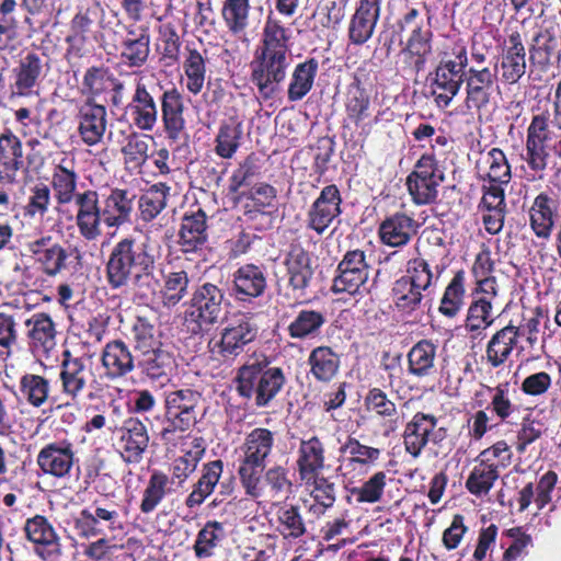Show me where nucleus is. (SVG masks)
I'll return each instance as SVG.
<instances>
[{"instance_id":"nucleus-62","label":"nucleus","mask_w":561,"mask_h":561,"mask_svg":"<svg viewBox=\"0 0 561 561\" xmlns=\"http://www.w3.org/2000/svg\"><path fill=\"white\" fill-rule=\"evenodd\" d=\"M19 389L23 399L31 407L41 408L49 398L50 382L44 376L25 374L20 378Z\"/></svg>"},{"instance_id":"nucleus-42","label":"nucleus","mask_w":561,"mask_h":561,"mask_svg":"<svg viewBox=\"0 0 561 561\" xmlns=\"http://www.w3.org/2000/svg\"><path fill=\"white\" fill-rule=\"evenodd\" d=\"M224 473V461L221 459L210 460L203 463L201 476L192 485V491L185 499V506L190 510L199 507L214 493L220 483Z\"/></svg>"},{"instance_id":"nucleus-63","label":"nucleus","mask_w":561,"mask_h":561,"mask_svg":"<svg viewBox=\"0 0 561 561\" xmlns=\"http://www.w3.org/2000/svg\"><path fill=\"white\" fill-rule=\"evenodd\" d=\"M243 135L242 124L230 119L220 125L215 138V152L222 159H231L240 147Z\"/></svg>"},{"instance_id":"nucleus-1","label":"nucleus","mask_w":561,"mask_h":561,"mask_svg":"<svg viewBox=\"0 0 561 561\" xmlns=\"http://www.w3.org/2000/svg\"><path fill=\"white\" fill-rule=\"evenodd\" d=\"M291 32L270 11L250 61V82L264 101L280 90L291 62Z\"/></svg>"},{"instance_id":"nucleus-27","label":"nucleus","mask_w":561,"mask_h":561,"mask_svg":"<svg viewBox=\"0 0 561 561\" xmlns=\"http://www.w3.org/2000/svg\"><path fill=\"white\" fill-rule=\"evenodd\" d=\"M497 82V72L489 67L476 68L470 67L466 71L463 101L468 111H477L485 108L493 96Z\"/></svg>"},{"instance_id":"nucleus-33","label":"nucleus","mask_w":561,"mask_h":561,"mask_svg":"<svg viewBox=\"0 0 561 561\" xmlns=\"http://www.w3.org/2000/svg\"><path fill=\"white\" fill-rule=\"evenodd\" d=\"M559 201L551 192H540L528 210L529 227L541 240H549L559 221Z\"/></svg>"},{"instance_id":"nucleus-31","label":"nucleus","mask_w":561,"mask_h":561,"mask_svg":"<svg viewBox=\"0 0 561 561\" xmlns=\"http://www.w3.org/2000/svg\"><path fill=\"white\" fill-rule=\"evenodd\" d=\"M75 462V447L67 439L46 444L37 455L39 469L56 479L69 478Z\"/></svg>"},{"instance_id":"nucleus-26","label":"nucleus","mask_w":561,"mask_h":561,"mask_svg":"<svg viewBox=\"0 0 561 561\" xmlns=\"http://www.w3.org/2000/svg\"><path fill=\"white\" fill-rule=\"evenodd\" d=\"M208 216L199 205L191 206L182 216L178 243L183 253L202 251L209 239Z\"/></svg>"},{"instance_id":"nucleus-18","label":"nucleus","mask_w":561,"mask_h":561,"mask_svg":"<svg viewBox=\"0 0 561 561\" xmlns=\"http://www.w3.org/2000/svg\"><path fill=\"white\" fill-rule=\"evenodd\" d=\"M46 66L42 56L34 50L21 54L11 69V95L18 98L36 95L46 76Z\"/></svg>"},{"instance_id":"nucleus-12","label":"nucleus","mask_w":561,"mask_h":561,"mask_svg":"<svg viewBox=\"0 0 561 561\" xmlns=\"http://www.w3.org/2000/svg\"><path fill=\"white\" fill-rule=\"evenodd\" d=\"M485 393L490 399L485 405L486 410L499 425H519L523 414L529 411L528 408L513 400L510 381L499 382L494 387L482 385V389L477 390L473 394L477 407L482 408L486 402Z\"/></svg>"},{"instance_id":"nucleus-49","label":"nucleus","mask_w":561,"mask_h":561,"mask_svg":"<svg viewBox=\"0 0 561 561\" xmlns=\"http://www.w3.org/2000/svg\"><path fill=\"white\" fill-rule=\"evenodd\" d=\"M479 170H484L483 180L489 183L507 185L512 180V168L507 157L500 148L481 152V158L477 162Z\"/></svg>"},{"instance_id":"nucleus-43","label":"nucleus","mask_w":561,"mask_h":561,"mask_svg":"<svg viewBox=\"0 0 561 561\" xmlns=\"http://www.w3.org/2000/svg\"><path fill=\"white\" fill-rule=\"evenodd\" d=\"M518 344V330L510 323L497 330L485 346V359L491 368L504 366Z\"/></svg>"},{"instance_id":"nucleus-9","label":"nucleus","mask_w":561,"mask_h":561,"mask_svg":"<svg viewBox=\"0 0 561 561\" xmlns=\"http://www.w3.org/2000/svg\"><path fill=\"white\" fill-rule=\"evenodd\" d=\"M230 306L226 291L220 286L204 282L197 285L190 299L187 320L194 323L192 332L197 334L209 331L225 319V309Z\"/></svg>"},{"instance_id":"nucleus-47","label":"nucleus","mask_w":561,"mask_h":561,"mask_svg":"<svg viewBox=\"0 0 561 561\" xmlns=\"http://www.w3.org/2000/svg\"><path fill=\"white\" fill-rule=\"evenodd\" d=\"M307 364L316 381L328 383L337 376L341 357L331 346L320 345L310 351Z\"/></svg>"},{"instance_id":"nucleus-46","label":"nucleus","mask_w":561,"mask_h":561,"mask_svg":"<svg viewBox=\"0 0 561 561\" xmlns=\"http://www.w3.org/2000/svg\"><path fill=\"white\" fill-rule=\"evenodd\" d=\"M318 71L319 61L314 57L296 64L287 85V100L298 102L305 99L313 89Z\"/></svg>"},{"instance_id":"nucleus-10","label":"nucleus","mask_w":561,"mask_h":561,"mask_svg":"<svg viewBox=\"0 0 561 561\" xmlns=\"http://www.w3.org/2000/svg\"><path fill=\"white\" fill-rule=\"evenodd\" d=\"M445 180L444 169L434 152L423 153L407 176L405 185L412 202L417 206L437 202L438 187Z\"/></svg>"},{"instance_id":"nucleus-4","label":"nucleus","mask_w":561,"mask_h":561,"mask_svg":"<svg viewBox=\"0 0 561 561\" xmlns=\"http://www.w3.org/2000/svg\"><path fill=\"white\" fill-rule=\"evenodd\" d=\"M156 262L149 238L125 236L113 245L105 263L107 285L114 290L126 287L135 274Z\"/></svg>"},{"instance_id":"nucleus-13","label":"nucleus","mask_w":561,"mask_h":561,"mask_svg":"<svg viewBox=\"0 0 561 561\" xmlns=\"http://www.w3.org/2000/svg\"><path fill=\"white\" fill-rule=\"evenodd\" d=\"M84 101L106 100L113 107H119L124 101L125 83L104 64L88 67L79 87Z\"/></svg>"},{"instance_id":"nucleus-30","label":"nucleus","mask_w":561,"mask_h":561,"mask_svg":"<svg viewBox=\"0 0 561 561\" xmlns=\"http://www.w3.org/2000/svg\"><path fill=\"white\" fill-rule=\"evenodd\" d=\"M23 530L26 539L34 545L35 552L42 560L47 561L61 556L60 537L47 517L37 514L27 518Z\"/></svg>"},{"instance_id":"nucleus-41","label":"nucleus","mask_w":561,"mask_h":561,"mask_svg":"<svg viewBox=\"0 0 561 561\" xmlns=\"http://www.w3.org/2000/svg\"><path fill=\"white\" fill-rule=\"evenodd\" d=\"M78 174L72 168L64 163L56 164L51 172L50 191L58 205L75 204L76 213L80 210L79 197L88 193V188L81 192L77 191Z\"/></svg>"},{"instance_id":"nucleus-29","label":"nucleus","mask_w":561,"mask_h":561,"mask_svg":"<svg viewBox=\"0 0 561 561\" xmlns=\"http://www.w3.org/2000/svg\"><path fill=\"white\" fill-rule=\"evenodd\" d=\"M161 118L163 131L168 140L178 142L187 137V122L185 119V103L183 94L178 88L165 89L160 96Z\"/></svg>"},{"instance_id":"nucleus-2","label":"nucleus","mask_w":561,"mask_h":561,"mask_svg":"<svg viewBox=\"0 0 561 561\" xmlns=\"http://www.w3.org/2000/svg\"><path fill=\"white\" fill-rule=\"evenodd\" d=\"M136 194L127 188L108 186L103 191L88 188L79 197L80 210L75 221L80 237L95 241L102 236V225L118 229L131 222Z\"/></svg>"},{"instance_id":"nucleus-35","label":"nucleus","mask_w":561,"mask_h":561,"mask_svg":"<svg viewBox=\"0 0 561 561\" xmlns=\"http://www.w3.org/2000/svg\"><path fill=\"white\" fill-rule=\"evenodd\" d=\"M137 354L121 339L107 342L101 353V364L108 380H118L136 369Z\"/></svg>"},{"instance_id":"nucleus-56","label":"nucleus","mask_w":561,"mask_h":561,"mask_svg":"<svg viewBox=\"0 0 561 561\" xmlns=\"http://www.w3.org/2000/svg\"><path fill=\"white\" fill-rule=\"evenodd\" d=\"M190 277L184 270L169 272L163 276L159 298L163 307L173 308L188 295Z\"/></svg>"},{"instance_id":"nucleus-20","label":"nucleus","mask_w":561,"mask_h":561,"mask_svg":"<svg viewBox=\"0 0 561 561\" xmlns=\"http://www.w3.org/2000/svg\"><path fill=\"white\" fill-rule=\"evenodd\" d=\"M437 425L438 419L434 414L416 412L404 426L402 437L405 451L417 458L430 442L434 445L443 442L447 430Z\"/></svg>"},{"instance_id":"nucleus-39","label":"nucleus","mask_w":561,"mask_h":561,"mask_svg":"<svg viewBox=\"0 0 561 561\" xmlns=\"http://www.w3.org/2000/svg\"><path fill=\"white\" fill-rule=\"evenodd\" d=\"M136 368L150 380L168 379L176 367L175 357L164 345L139 352Z\"/></svg>"},{"instance_id":"nucleus-19","label":"nucleus","mask_w":561,"mask_h":561,"mask_svg":"<svg viewBox=\"0 0 561 561\" xmlns=\"http://www.w3.org/2000/svg\"><path fill=\"white\" fill-rule=\"evenodd\" d=\"M283 265L288 288L298 297H305L314 276L312 253L300 241L294 240L284 251Z\"/></svg>"},{"instance_id":"nucleus-53","label":"nucleus","mask_w":561,"mask_h":561,"mask_svg":"<svg viewBox=\"0 0 561 561\" xmlns=\"http://www.w3.org/2000/svg\"><path fill=\"white\" fill-rule=\"evenodd\" d=\"M183 70L186 77V90L193 95L199 94L206 79V58L194 43L185 45Z\"/></svg>"},{"instance_id":"nucleus-37","label":"nucleus","mask_w":561,"mask_h":561,"mask_svg":"<svg viewBox=\"0 0 561 561\" xmlns=\"http://www.w3.org/2000/svg\"><path fill=\"white\" fill-rule=\"evenodd\" d=\"M496 296L497 289H488V291L479 288L472 289V300L465 319V329L467 332L478 336L492 325L494 322L492 314L493 301Z\"/></svg>"},{"instance_id":"nucleus-34","label":"nucleus","mask_w":561,"mask_h":561,"mask_svg":"<svg viewBox=\"0 0 561 561\" xmlns=\"http://www.w3.org/2000/svg\"><path fill=\"white\" fill-rule=\"evenodd\" d=\"M267 288V273L264 265L247 263L232 274V295L237 301L251 302L264 295Z\"/></svg>"},{"instance_id":"nucleus-51","label":"nucleus","mask_w":561,"mask_h":561,"mask_svg":"<svg viewBox=\"0 0 561 561\" xmlns=\"http://www.w3.org/2000/svg\"><path fill=\"white\" fill-rule=\"evenodd\" d=\"M500 463L486 462L476 458V465L470 471L465 486L468 492L477 497L489 494L496 480L500 478Z\"/></svg>"},{"instance_id":"nucleus-40","label":"nucleus","mask_w":561,"mask_h":561,"mask_svg":"<svg viewBox=\"0 0 561 561\" xmlns=\"http://www.w3.org/2000/svg\"><path fill=\"white\" fill-rule=\"evenodd\" d=\"M438 345L431 339L417 341L407 353V371L416 379H425L436 375Z\"/></svg>"},{"instance_id":"nucleus-5","label":"nucleus","mask_w":561,"mask_h":561,"mask_svg":"<svg viewBox=\"0 0 561 561\" xmlns=\"http://www.w3.org/2000/svg\"><path fill=\"white\" fill-rule=\"evenodd\" d=\"M202 399V392L188 387L164 392L163 422L157 434L164 446L176 447L196 426Z\"/></svg>"},{"instance_id":"nucleus-44","label":"nucleus","mask_w":561,"mask_h":561,"mask_svg":"<svg viewBox=\"0 0 561 561\" xmlns=\"http://www.w3.org/2000/svg\"><path fill=\"white\" fill-rule=\"evenodd\" d=\"M446 267V262H436L433 255H428V257L420 255L407 262L405 274L402 277L423 291H427L435 286Z\"/></svg>"},{"instance_id":"nucleus-24","label":"nucleus","mask_w":561,"mask_h":561,"mask_svg":"<svg viewBox=\"0 0 561 561\" xmlns=\"http://www.w3.org/2000/svg\"><path fill=\"white\" fill-rule=\"evenodd\" d=\"M116 446L123 461L138 465L144 459L149 446L147 426L138 417L129 416L116 428Z\"/></svg>"},{"instance_id":"nucleus-50","label":"nucleus","mask_w":561,"mask_h":561,"mask_svg":"<svg viewBox=\"0 0 561 561\" xmlns=\"http://www.w3.org/2000/svg\"><path fill=\"white\" fill-rule=\"evenodd\" d=\"M247 198L243 215L249 220H254L259 215H264L266 208H273L277 198V190L273 185L261 182L253 185L248 192L238 195V201Z\"/></svg>"},{"instance_id":"nucleus-52","label":"nucleus","mask_w":561,"mask_h":561,"mask_svg":"<svg viewBox=\"0 0 561 561\" xmlns=\"http://www.w3.org/2000/svg\"><path fill=\"white\" fill-rule=\"evenodd\" d=\"M424 293L416 285L400 276L391 287V298L396 310L403 316H411L421 308Z\"/></svg>"},{"instance_id":"nucleus-15","label":"nucleus","mask_w":561,"mask_h":561,"mask_svg":"<svg viewBox=\"0 0 561 561\" xmlns=\"http://www.w3.org/2000/svg\"><path fill=\"white\" fill-rule=\"evenodd\" d=\"M370 265L363 250H348L339 262L331 290L334 294L363 295Z\"/></svg>"},{"instance_id":"nucleus-60","label":"nucleus","mask_w":561,"mask_h":561,"mask_svg":"<svg viewBox=\"0 0 561 561\" xmlns=\"http://www.w3.org/2000/svg\"><path fill=\"white\" fill-rule=\"evenodd\" d=\"M278 534L286 540L301 538L307 533L305 519L298 505L280 506L276 512Z\"/></svg>"},{"instance_id":"nucleus-21","label":"nucleus","mask_w":561,"mask_h":561,"mask_svg":"<svg viewBox=\"0 0 561 561\" xmlns=\"http://www.w3.org/2000/svg\"><path fill=\"white\" fill-rule=\"evenodd\" d=\"M530 65L541 71H549L561 59V36L552 24H540L528 41Z\"/></svg>"},{"instance_id":"nucleus-17","label":"nucleus","mask_w":561,"mask_h":561,"mask_svg":"<svg viewBox=\"0 0 561 561\" xmlns=\"http://www.w3.org/2000/svg\"><path fill=\"white\" fill-rule=\"evenodd\" d=\"M165 89L161 83L146 84L141 81L135 85L125 113L130 117L133 124L142 131H151L158 122L161 93Z\"/></svg>"},{"instance_id":"nucleus-3","label":"nucleus","mask_w":561,"mask_h":561,"mask_svg":"<svg viewBox=\"0 0 561 561\" xmlns=\"http://www.w3.org/2000/svg\"><path fill=\"white\" fill-rule=\"evenodd\" d=\"M236 391L245 400H253L259 409L267 408L282 392L286 376L282 367L271 366L268 356L249 358L237 370Z\"/></svg>"},{"instance_id":"nucleus-59","label":"nucleus","mask_w":561,"mask_h":561,"mask_svg":"<svg viewBox=\"0 0 561 561\" xmlns=\"http://www.w3.org/2000/svg\"><path fill=\"white\" fill-rule=\"evenodd\" d=\"M466 274L463 270L457 271L440 298L438 311L447 317L455 318L465 305Z\"/></svg>"},{"instance_id":"nucleus-45","label":"nucleus","mask_w":561,"mask_h":561,"mask_svg":"<svg viewBox=\"0 0 561 561\" xmlns=\"http://www.w3.org/2000/svg\"><path fill=\"white\" fill-rule=\"evenodd\" d=\"M327 323V316L322 310L302 308L286 328L288 336L296 341L314 340L320 336Z\"/></svg>"},{"instance_id":"nucleus-48","label":"nucleus","mask_w":561,"mask_h":561,"mask_svg":"<svg viewBox=\"0 0 561 561\" xmlns=\"http://www.w3.org/2000/svg\"><path fill=\"white\" fill-rule=\"evenodd\" d=\"M28 329L30 346L37 352L48 353L56 345V325L49 314L37 312L25 321Z\"/></svg>"},{"instance_id":"nucleus-58","label":"nucleus","mask_w":561,"mask_h":561,"mask_svg":"<svg viewBox=\"0 0 561 561\" xmlns=\"http://www.w3.org/2000/svg\"><path fill=\"white\" fill-rule=\"evenodd\" d=\"M170 477L161 471L153 470L148 479L147 485L142 491V497L139 510L144 514L152 513L163 499L170 493Z\"/></svg>"},{"instance_id":"nucleus-28","label":"nucleus","mask_w":561,"mask_h":561,"mask_svg":"<svg viewBox=\"0 0 561 561\" xmlns=\"http://www.w3.org/2000/svg\"><path fill=\"white\" fill-rule=\"evenodd\" d=\"M420 227L413 213L400 209L383 218L377 233L383 245L403 248L419 233Z\"/></svg>"},{"instance_id":"nucleus-32","label":"nucleus","mask_w":561,"mask_h":561,"mask_svg":"<svg viewBox=\"0 0 561 561\" xmlns=\"http://www.w3.org/2000/svg\"><path fill=\"white\" fill-rule=\"evenodd\" d=\"M76 121L81 141L89 147L96 146L107 129V107L98 102L83 101L78 107Z\"/></svg>"},{"instance_id":"nucleus-23","label":"nucleus","mask_w":561,"mask_h":561,"mask_svg":"<svg viewBox=\"0 0 561 561\" xmlns=\"http://www.w3.org/2000/svg\"><path fill=\"white\" fill-rule=\"evenodd\" d=\"M28 171L31 167L22 139L12 129L4 128L0 133V184L13 186L19 182V173Z\"/></svg>"},{"instance_id":"nucleus-57","label":"nucleus","mask_w":561,"mask_h":561,"mask_svg":"<svg viewBox=\"0 0 561 561\" xmlns=\"http://www.w3.org/2000/svg\"><path fill=\"white\" fill-rule=\"evenodd\" d=\"M226 533L221 522L207 520L198 530L193 550L197 559H208L215 556V550L225 539Z\"/></svg>"},{"instance_id":"nucleus-7","label":"nucleus","mask_w":561,"mask_h":561,"mask_svg":"<svg viewBox=\"0 0 561 561\" xmlns=\"http://www.w3.org/2000/svg\"><path fill=\"white\" fill-rule=\"evenodd\" d=\"M58 381L60 392L71 402H78L83 397L89 400L95 398V386H100L96 379L92 355H77L70 350H64L58 365Z\"/></svg>"},{"instance_id":"nucleus-8","label":"nucleus","mask_w":561,"mask_h":561,"mask_svg":"<svg viewBox=\"0 0 561 561\" xmlns=\"http://www.w3.org/2000/svg\"><path fill=\"white\" fill-rule=\"evenodd\" d=\"M468 51L463 45H455L450 55L444 56L431 72V95L439 108H447L465 83Z\"/></svg>"},{"instance_id":"nucleus-61","label":"nucleus","mask_w":561,"mask_h":561,"mask_svg":"<svg viewBox=\"0 0 561 561\" xmlns=\"http://www.w3.org/2000/svg\"><path fill=\"white\" fill-rule=\"evenodd\" d=\"M131 336L135 353L147 352L149 348L164 345L161 341V332L146 316H137L131 325Z\"/></svg>"},{"instance_id":"nucleus-36","label":"nucleus","mask_w":561,"mask_h":561,"mask_svg":"<svg viewBox=\"0 0 561 561\" xmlns=\"http://www.w3.org/2000/svg\"><path fill=\"white\" fill-rule=\"evenodd\" d=\"M396 33H407L405 41H434L432 16L426 4H405L404 11L396 21Z\"/></svg>"},{"instance_id":"nucleus-6","label":"nucleus","mask_w":561,"mask_h":561,"mask_svg":"<svg viewBox=\"0 0 561 561\" xmlns=\"http://www.w3.org/2000/svg\"><path fill=\"white\" fill-rule=\"evenodd\" d=\"M276 446V432L267 427L250 431L241 446L242 458L238 468L245 495L259 499L263 494L262 473Z\"/></svg>"},{"instance_id":"nucleus-14","label":"nucleus","mask_w":561,"mask_h":561,"mask_svg":"<svg viewBox=\"0 0 561 561\" xmlns=\"http://www.w3.org/2000/svg\"><path fill=\"white\" fill-rule=\"evenodd\" d=\"M256 336V324L247 313L238 311L227 319L211 351L224 360H233Z\"/></svg>"},{"instance_id":"nucleus-11","label":"nucleus","mask_w":561,"mask_h":561,"mask_svg":"<svg viewBox=\"0 0 561 561\" xmlns=\"http://www.w3.org/2000/svg\"><path fill=\"white\" fill-rule=\"evenodd\" d=\"M73 528L77 535L84 539L122 531L124 523L119 505L106 499L94 500L89 508L80 512L79 517L75 519Z\"/></svg>"},{"instance_id":"nucleus-55","label":"nucleus","mask_w":561,"mask_h":561,"mask_svg":"<svg viewBox=\"0 0 561 561\" xmlns=\"http://www.w3.org/2000/svg\"><path fill=\"white\" fill-rule=\"evenodd\" d=\"M307 486H311L310 495L316 504L310 506V512H313L318 517L324 515L327 510L333 507L336 501L335 483L321 473H316L313 477L301 480Z\"/></svg>"},{"instance_id":"nucleus-22","label":"nucleus","mask_w":561,"mask_h":561,"mask_svg":"<svg viewBox=\"0 0 561 561\" xmlns=\"http://www.w3.org/2000/svg\"><path fill=\"white\" fill-rule=\"evenodd\" d=\"M26 250L39 271L54 278L69 270L70 252L50 234H43L26 243Z\"/></svg>"},{"instance_id":"nucleus-16","label":"nucleus","mask_w":561,"mask_h":561,"mask_svg":"<svg viewBox=\"0 0 561 561\" xmlns=\"http://www.w3.org/2000/svg\"><path fill=\"white\" fill-rule=\"evenodd\" d=\"M343 196L340 187L327 184L306 211V228L322 236L343 214Z\"/></svg>"},{"instance_id":"nucleus-38","label":"nucleus","mask_w":561,"mask_h":561,"mask_svg":"<svg viewBox=\"0 0 561 561\" xmlns=\"http://www.w3.org/2000/svg\"><path fill=\"white\" fill-rule=\"evenodd\" d=\"M325 445L317 435L302 437L296 453V468L300 480L321 473L325 468Z\"/></svg>"},{"instance_id":"nucleus-25","label":"nucleus","mask_w":561,"mask_h":561,"mask_svg":"<svg viewBox=\"0 0 561 561\" xmlns=\"http://www.w3.org/2000/svg\"><path fill=\"white\" fill-rule=\"evenodd\" d=\"M345 119L368 134L373 124L379 122L378 116L373 117V101L369 91L364 87L362 79L355 75L353 81L346 87L344 99Z\"/></svg>"},{"instance_id":"nucleus-54","label":"nucleus","mask_w":561,"mask_h":561,"mask_svg":"<svg viewBox=\"0 0 561 561\" xmlns=\"http://www.w3.org/2000/svg\"><path fill=\"white\" fill-rule=\"evenodd\" d=\"M170 192V185L164 182H158L149 186L140 195L138 209L142 221H152L165 209Z\"/></svg>"},{"instance_id":"nucleus-64","label":"nucleus","mask_w":561,"mask_h":561,"mask_svg":"<svg viewBox=\"0 0 561 561\" xmlns=\"http://www.w3.org/2000/svg\"><path fill=\"white\" fill-rule=\"evenodd\" d=\"M250 0H225L221 15L228 31L238 35L249 26Z\"/></svg>"}]
</instances>
